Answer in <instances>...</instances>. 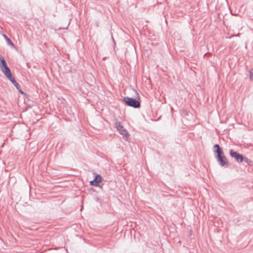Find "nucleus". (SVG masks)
Here are the masks:
<instances>
[{
  "label": "nucleus",
  "instance_id": "nucleus-9",
  "mask_svg": "<svg viewBox=\"0 0 253 253\" xmlns=\"http://www.w3.org/2000/svg\"><path fill=\"white\" fill-rule=\"evenodd\" d=\"M243 162H245L246 163L249 164L252 162V161L247 157H243Z\"/></svg>",
  "mask_w": 253,
  "mask_h": 253
},
{
  "label": "nucleus",
  "instance_id": "nucleus-1",
  "mask_svg": "<svg viewBox=\"0 0 253 253\" xmlns=\"http://www.w3.org/2000/svg\"><path fill=\"white\" fill-rule=\"evenodd\" d=\"M213 148L215 149L214 152L217 154L216 158L219 165L222 167L225 166L227 167L229 165V161L224 156L223 152L219 145L215 144Z\"/></svg>",
  "mask_w": 253,
  "mask_h": 253
},
{
  "label": "nucleus",
  "instance_id": "nucleus-6",
  "mask_svg": "<svg viewBox=\"0 0 253 253\" xmlns=\"http://www.w3.org/2000/svg\"><path fill=\"white\" fill-rule=\"evenodd\" d=\"M8 80H10L11 83L14 84V85L16 87V89L18 90L19 92L22 94H23L24 92L22 91L20 85L15 81L14 78L12 76V78H8Z\"/></svg>",
  "mask_w": 253,
  "mask_h": 253
},
{
  "label": "nucleus",
  "instance_id": "nucleus-12",
  "mask_svg": "<svg viewBox=\"0 0 253 253\" xmlns=\"http://www.w3.org/2000/svg\"><path fill=\"white\" fill-rule=\"evenodd\" d=\"M67 112L68 113H69V111L68 109L67 110Z\"/></svg>",
  "mask_w": 253,
  "mask_h": 253
},
{
  "label": "nucleus",
  "instance_id": "nucleus-5",
  "mask_svg": "<svg viewBox=\"0 0 253 253\" xmlns=\"http://www.w3.org/2000/svg\"><path fill=\"white\" fill-rule=\"evenodd\" d=\"M229 154L232 158L235 159L237 162L241 163L243 162V156L234 151L233 149H231L229 151Z\"/></svg>",
  "mask_w": 253,
  "mask_h": 253
},
{
  "label": "nucleus",
  "instance_id": "nucleus-8",
  "mask_svg": "<svg viewBox=\"0 0 253 253\" xmlns=\"http://www.w3.org/2000/svg\"><path fill=\"white\" fill-rule=\"evenodd\" d=\"M94 179L95 180V181H96L97 182V183L98 184L101 181V179H102V177L101 176L99 175V174H97L95 176V178H94Z\"/></svg>",
  "mask_w": 253,
  "mask_h": 253
},
{
  "label": "nucleus",
  "instance_id": "nucleus-2",
  "mask_svg": "<svg viewBox=\"0 0 253 253\" xmlns=\"http://www.w3.org/2000/svg\"><path fill=\"white\" fill-rule=\"evenodd\" d=\"M0 68L2 72L8 79L12 78V74L9 67L7 66L6 62L2 57H0Z\"/></svg>",
  "mask_w": 253,
  "mask_h": 253
},
{
  "label": "nucleus",
  "instance_id": "nucleus-4",
  "mask_svg": "<svg viewBox=\"0 0 253 253\" xmlns=\"http://www.w3.org/2000/svg\"><path fill=\"white\" fill-rule=\"evenodd\" d=\"M115 127H116L118 131H119L120 133L124 137L127 138L129 136L127 131L126 129L124 128L123 125L119 122H116L115 124Z\"/></svg>",
  "mask_w": 253,
  "mask_h": 253
},
{
  "label": "nucleus",
  "instance_id": "nucleus-7",
  "mask_svg": "<svg viewBox=\"0 0 253 253\" xmlns=\"http://www.w3.org/2000/svg\"><path fill=\"white\" fill-rule=\"evenodd\" d=\"M3 37L5 38L6 41L8 44L12 46H14V43L11 42V41L5 35H3Z\"/></svg>",
  "mask_w": 253,
  "mask_h": 253
},
{
  "label": "nucleus",
  "instance_id": "nucleus-10",
  "mask_svg": "<svg viewBox=\"0 0 253 253\" xmlns=\"http://www.w3.org/2000/svg\"><path fill=\"white\" fill-rule=\"evenodd\" d=\"M90 184L92 186H98V183L94 179L90 181Z\"/></svg>",
  "mask_w": 253,
  "mask_h": 253
},
{
  "label": "nucleus",
  "instance_id": "nucleus-3",
  "mask_svg": "<svg viewBox=\"0 0 253 253\" xmlns=\"http://www.w3.org/2000/svg\"><path fill=\"white\" fill-rule=\"evenodd\" d=\"M124 100L126 105L133 107L134 108H138L140 107V102L136 100L129 97H125L124 98Z\"/></svg>",
  "mask_w": 253,
  "mask_h": 253
},
{
  "label": "nucleus",
  "instance_id": "nucleus-11",
  "mask_svg": "<svg viewBox=\"0 0 253 253\" xmlns=\"http://www.w3.org/2000/svg\"><path fill=\"white\" fill-rule=\"evenodd\" d=\"M250 78L251 80L253 81V69L250 71Z\"/></svg>",
  "mask_w": 253,
  "mask_h": 253
}]
</instances>
